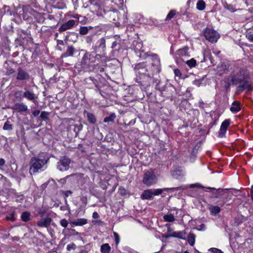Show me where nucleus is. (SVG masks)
<instances>
[{
  "mask_svg": "<svg viewBox=\"0 0 253 253\" xmlns=\"http://www.w3.org/2000/svg\"><path fill=\"white\" fill-rule=\"evenodd\" d=\"M248 73L247 70L244 68L240 69L237 72H232L229 78L233 84L238 85V89L240 91H243L247 89L250 91L253 89L252 86L248 81Z\"/></svg>",
  "mask_w": 253,
  "mask_h": 253,
  "instance_id": "nucleus-1",
  "label": "nucleus"
},
{
  "mask_svg": "<svg viewBox=\"0 0 253 253\" xmlns=\"http://www.w3.org/2000/svg\"><path fill=\"white\" fill-rule=\"evenodd\" d=\"M152 60L151 67L148 69L145 62L140 63L135 65L134 70L136 74L144 76L149 72L159 73L160 68V59L156 54H153L151 58Z\"/></svg>",
  "mask_w": 253,
  "mask_h": 253,
  "instance_id": "nucleus-2",
  "label": "nucleus"
},
{
  "mask_svg": "<svg viewBox=\"0 0 253 253\" xmlns=\"http://www.w3.org/2000/svg\"><path fill=\"white\" fill-rule=\"evenodd\" d=\"M49 158L43 155L32 157L30 160L29 172L31 174L42 171L46 169Z\"/></svg>",
  "mask_w": 253,
  "mask_h": 253,
  "instance_id": "nucleus-3",
  "label": "nucleus"
},
{
  "mask_svg": "<svg viewBox=\"0 0 253 253\" xmlns=\"http://www.w3.org/2000/svg\"><path fill=\"white\" fill-rule=\"evenodd\" d=\"M81 51L84 52V54L80 62L83 68H87L94 65L96 60H99L101 58L100 54L96 53L93 51L91 52H88L84 50H82Z\"/></svg>",
  "mask_w": 253,
  "mask_h": 253,
  "instance_id": "nucleus-4",
  "label": "nucleus"
},
{
  "mask_svg": "<svg viewBox=\"0 0 253 253\" xmlns=\"http://www.w3.org/2000/svg\"><path fill=\"white\" fill-rule=\"evenodd\" d=\"M91 49L96 53L101 55V57L104 56L106 49V39L102 37L98 39L95 43H93Z\"/></svg>",
  "mask_w": 253,
  "mask_h": 253,
  "instance_id": "nucleus-5",
  "label": "nucleus"
},
{
  "mask_svg": "<svg viewBox=\"0 0 253 253\" xmlns=\"http://www.w3.org/2000/svg\"><path fill=\"white\" fill-rule=\"evenodd\" d=\"M157 181V178L152 169L145 172L142 180L144 184L150 186L156 183Z\"/></svg>",
  "mask_w": 253,
  "mask_h": 253,
  "instance_id": "nucleus-6",
  "label": "nucleus"
},
{
  "mask_svg": "<svg viewBox=\"0 0 253 253\" xmlns=\"http://www.w3.org/2000/svg\"><path fill=\"white\" fill-rule=\"evenodd\" d=\"M22 93V97L27 99L28 101H31L34 103H37L38 100V95L35 93L34 91L29 88H25L24 91H18L15 93L16 95L19 94L20 95Z\"/></svg>",
  "mask_w": 253,
  "mask_h": 253,
  "instance_id": "nucleus-7",
  "label": "nucleus"
},
{
  "mask_svg": "<svg viewBox=\"0 0 253 253\" xmlns=\"http://www.w3.org/2000/svg\"><path fill=\"white\" fill-rule=\"evenodd\" d=\"M204 35L206 39L211 42H216L220 38L219 34L214 30L206 28L204 31Z\"/></svg>",
  "mask_w": 253,
  "mask_h": 253,
  "instance_id": "nucleus-8",
  "label": "nucleus"
},
{
  "mask_svg": "<svg viewBox=\"0 0 253 253\" xmlns=\"http://www.w3.org/2000/svg\"><path fill=\"white\" fill-rule=\"evenodd\" d=\"M84 82L86 85H88L87 87L89 88H94L96 92H99L101 94L100 85L101 82L97 79L92 77L86 78L84 80Z\"/></svg>",
  "mask_w": 253,
  "mask_h": 253,
  "instance_id": "nucleus-9",
  "label": "nucleus"
},
{
  "mask_svg": "<svg viewBox=\"0 0 253 253\" xmlns=\"http://www.w3.org/2000/svg\"><path fill=\"white\" fill-rule=\"evenodd\" d=\"M71 162V159L67 157H62L57 163V168L61 171L67 170Z\"/></svg>",
  "mask_w": 253,
  "mask_h": 253,
  "instance_id": "nucleus-10",
  "label": "nucleus"
},
{
  "mask_svg": "<svg viewBox=\"0 0 253 253\" xmlns=\"http://www.w3.org/2000/svg\"><path fill=\"white\" fill-rule=\"evenodd\" d=\"M31 76L29 73L25 69L19 67L17 70V75L16 79L18 81L26 82L29 81Z\"/></svg>",
  "mask_w": 253,
  "mask_h": 253,
  "instance_id": "nucleus-11",
  "label": "nucleus"
},
{
  "mask_svg": "<svg viewBox=\"0 0 253 253\" xmlns=\"http://www.w3.org/2000/svg\"><path fill=\"white\" fill-rule=\"evenodd\" d=\"M175 91V88L173 86L169 84L165 86L161 91L162 95L167 98H169L173 96Z\"/></svg>",
  "mask_w": 253,
  "mask_h": 253,
  "instance_id": "nucleus-12",
  "label": "nucleus"
},
{
  "mask_svg": "<svg viewBox=\"0 0 253 253\" xmlns=\"http://www.w3.org/2000/svg\"><path fill=\"white\" fill-rule=\"evenodd\" d=\"M116 41L113 42L111 46V48L113 49L114 52H119L123 48V41L120 39L119 37L116 36Z\"/></svg>",
  "mask_w": 253,
  "mask_h": 253,
  "instance_id": "nucleus-13",
  "label": "nucleus"
},
{
  "mask_svg": "<svg viewBox=\"0 0 253 253\" xmlns=\"http://www.w3.org/2000/svg\"><path fill=\"white\" fill-rule=\"evenodd\" d=\"M75 21L71 19L67 22L63 23L58 29V31L60 33H62L66 30L72 29L75 25Z\"/></svg>",
  "mask_w": 253,
  "mask_h": 253,
  "instance_id": "nucleus-14",
  "label": "nucleus"
},
{
  "mask_svg": "<svg viewBox=\"0 0 253 253\" xmlns=\"http://www.w3.org/2000/svg\"><path fill=\"white\" fill-rule=\"evenodd\" d=\"M230 124V120H225L224 121L220 126L219 131L218 132V136L223 137L226 132L227 129Z\"/></svg>",
  "mask_w": 253,
  "mask_h": 253,
  "instance_id": "nucleus-15",
  "label": "nucleus"
},
{
  "mask_svg": "<svg viewBox=\"0 0 253 253\" xmlns=\"http://www.w3.org/2000/svg\"><path fill=\"white\" fill-rule=\"evenodd\" d=\"M230 67V64L228 61L223 62L220 66H218V73L220 75L227 72Z\"/></svg>",
  "mask_w": 253,
  "mask_h": 253,
  "instance_id": "nucleus-16",
  "label": "nucleus"
},
{
  "mask_svg": "<svg viewBox=\"0 0 253 253\" xmlns=\"http://www.w3.org/2000/svg\"><path fill=\"white\" fill-rule=\"evenodd\" d=\"M88 2L87 5L91 10L97 11L100 9V6L98 0H89Z\"/></svg>",
  "mask_w": 253,
  "mask_h": 253,
  "instance_id": "nucleus-17",
  "label": "nucleus"
},
{
  "mask_svg": "<svg viewBox=\"0 0 253 253\" xmlns=\"http://www.w3.org/2000/svg\"><path fill=\"white\" fill-rule=\"evenodd\" d=\"M154 73L149 72L146 75L143 77H141L144 80V82H145V85H150L151 84L153 83V75Z\"/></svg>",
  "mask_w": 253,
  "mask_h": 253,
  "instance_id": "nucleus-18",
  "label": "nucleus"
},
{
  "mask_svg": "<svg viewBox=\"0 0 253 253\" xmlns=\"http://www.w3.org/2000/svg\"><path fill=\"white\" fill-rule=\"evenodd\" d=\"M77 51L76 49L72 45L68 46L66 51L63 53L61 57H67L68 56H73L74 54Z\"/></svg>",
  "mask_w": 253,
  "mask_h": 253,
  "instance_id": "nucleus-19",
  "label": "nucleus"
},
{
  "mask_svg": "<svg viewBox=\"0 0 253 253\" xmlns=\"http://www.w3.org/2000/svg\"><path fill=\"white\" fill-rule=\"evenodd\" d=\"M84 114H86L85 118L87 119L88 123L91 125H94L96 123L97 119L95 116L91 113L84 111Z\"/></svg>",
  "mask_w": 253,
  "mask_h": 253,
  "instance_id": "nucleus-20",
  "label": "nucleus"
},
{
  "mask_svg": "<svg viewBox=\"0 0 253 253\" xmlns=\"http://www.w3.org/2000/svg\"><path fill=\"white\" fill-rule=\"evenodd\" d=\"M51 222V219L49 217H46L38 221L37 225L41 227H47L50 225Z\"/></svg>",
  "mask_w": 253,
  "mask_h": 253,
  "instance_id": "nucleus-21",
  "label": "nucleus"
},
{
  "mask_svg": "<svg viewBox=\"0 0 253 253\" xmlns=\"http://www.w3.org/2000/svg\"><path fill=\"white\" fill-rule=\"evenodd\" d=\"M12 109L17 111L18 112H25L27 111L28 107L23 103H16L13 107Z\"/></svg>",
  "mask_w": 253,
  "mask_h": 253,
  "instance_id": "nucleus-22",
  "label": "nucleus"
},
{
  "mask_svg": "<svg viewBox=\"0 0 253 253\" xmlns=\"http://www.w3.org/2000/svg\"><path fill=\"white\" fill-rule=\"evenodd\" d=\"M32 14L34 16L36 21L39 23H43L45 20L44 13L37 12L35 10H33Z\"/></svg>",
  "mask_w": 253,
  "mask_h": 253,
  "instance_id": "nucleus-23",
  "label": "nucleus"
},
{
  "mask_svg": "<svg viewBox=\"0 0 253 253\" xmlns=\"http://www.w3.org/2000/svg\"><path fill=\"white\" fill-rule=\"evenodd\" d=\"M152 189L144 190L141 195V198L143 200H151L153 198Z\"/></svg>",
  "mask_w": 253,
  "mask_h": 253,
  "instance_id": "nucleus-24",
  "label": "nucleus"
},
{
  "mask_svg": "<svg viewBox=\"0 0 253 253\" xmlns=\"http://www.w3.org/2000/svg\"><path fill=\"white\" fill-rule=\"evenodd\" d=\"M87 223V220L84 218H78L71 222V224L74 226H83Z\"/></svg>",
  "mask_w": 253,
  "mask_h": 253,
  "instance_id": "nucleus-25",
  "label": "nucleus"
},
{
  "mask_svg": "<svg viewBox=\"0 0 253 253\" xmlns=\"http://www.w3.org/2000/svg\"><path fill=\"white\" fill-rule=\"evenodd\" d=\"M207 189L211 190L213 191V195L211 196V198H217L219 197L221 195V193L224 190L221 188H218V189H216L212 187H208Z\"/></svg>",
  "mask_w": 253,
  "mask_h": 253,
  "instance_id": "nucleus-26",
  "label": "nucleus"
},
{
  "mask_svg": "<svg viewBox=\"0 0 253 253\" xmlns=\"http://www.w3.org/2000/svg\"><path fill=\"white\" fill-rule=\"evenodd\" d=\"M230 111L233 113H236L241 110L240 104L237 101H234L230 107Z\"/></svg>",
  "mask_w": 253,
  "mask_h": 253,
  "instance_id": "nucleus-27",
  "label": "nucleus"
},
{
  "mask_svg": "<svg viewBox=\"0 0 253 253\" xmlns=\"http://www.w3.org/2000/svg\"><path fill=\"white\" fill-rule=\"evenodd\" d=\"M169 189H172V190L173 189H175V190H178L179 189V188L178 187H177V188H164V189H152L153 195V196L159 195L161 194H162V192L164 191H167V190H168Z\"/></svg>",
  "mask_w": 253,
  "mask_h": 253,
  "instance_id": "nucleus-28",
  "label": "nucleus"
},
{
  "mask_svg": "<svg viewBox=\"0 0 253 253\" xmlns=\"http://www.w3.org/2000/svg\"><path fill=\"white\" fill-rule=\"evenodd\" d=\"M171 236L185 240L186 239V232L185 231L181 232H173L171 235Z\"/></svg>",
  "mask_w": 253,
  "mask_h": 253,
  "instance_id": "nucleus-29",
  "label": "nucleus"
},
{
  "mask_svg": "<svg viewBox=\"0 0 253 253\" xmlns=\"http://www.w3.org/2000/svg\"><path fill=\"white\" fill-rule=\"evenodd\" d=\"M188 49L189 48L187 46L179 49L176 51V54L181 56L187 55Z\"/></svg>",
  "mask_w": 253,
  "mask_h": 253,
  "instance_id": "nucleus-30",
  "label": "nucleus"
},
{
  "mask_svg": "<svg viewBox=\"0 0 253 253\" xmlns=\"http://www.w3.org/2000/svg\"><path fill=\"white\" fill-rule=\"evenodd\" d=\"M209 210L211 212V214L215 215L221 211V209L219 207L217 206H211L209 208Z\"/></svg>",
  "mask_w": 253,
  "mask_h": 253,
  "instance_id": "nucleus-31",
  "label": "nucleus"
},
{
  "mask_svg": "<svg viewBox=\"0 0 253 253\" xmlns=\"http://www.w3.org/2000/svg\"><path fill=\"white\" fill-rule=\"evenodd\" d=\"M195 238L196 236L194 233L192 232H190L189 233L187 237V241L188 242V243L190 245V246H194L195 242Z\"/></svg>",
  "mask_w": 253,
  "mask_h": 253,
  "instance_id": "nucleus-32",
  "label": "nucleus"
},
{
  "mask_svg": "<svg viewBox=\"0 0 253 253\" xmlns=\"http://www.w3.org/2000/svg\"><path fill=\"white\" fill-rule=\"evenodd\" d=\"M196 7L199 10H203L206 7V3L203 0H199L197 2Z\"/></svg>",
  "mask_w": 253,
  "mask_h": 253,
  "instance_id": "nucleus-33",
  "label": "nucleus"
},
{
  "mask_svg": "<svg viewBox=\"0 0 253 253\" xmlns=\"http://www.w3.org/2000/svg\"><path fill=\"white\" fill-rule=\"evenodd\" d=\"M92 29V27L89 26V27H85V26H81L80 27V34L82 35H86L89 30L91 29Z\"/></svg>",
  "mask_w": 253,
  "mask_h": 253,
  "instance_id": "nucleus-34",
  "label": "nucleus"
},
{
  "mask_svg": "<svg viewBox=\"0 0 253 253\" xmlns=\"http://www.w3.org/2000/svg\"><path fill=\"white\" fill-rule=\"evenodd\" d=\"M111 251V247L108 244H103L101 247L102 253H109Z\"/></svg>",
  "mask_w": 253,
  "mask_h": 253,
  "instance_id": "nucleus-35",
  "label": "nucleus"
},
{
  "mask_svg": "<svg viewBox=\"0 0 253 253\" xmlns=\"http://www.w3.org/2000/svg\"><path fill=\"white\" fill-rule=\"evenodd\" d=\"M85 42L88 44H91L96 41V37L94 35L87 36L85 37Z\"/></svg>",
  "mask_w": 253,
  "mask_h": 253,
  "instance_id": "nucleus-36",
  "label": "nucleus"
},
{
  "mask_svg": "<svg viewBox=\"0 0 253 253\" xmlns=\"http://www.w3.org/2000/svg\"><path fill=\"white\" fill-rule=\"evenodd\" d=\"M163 218L165 221L166 222H173L175 221V218L172 214H169L165 215L163 216Z\"/></svg>",
  "mask_w": 253,
  "mask_h": 253,
  "instance_id": "nucleus-37",
  "label": "nucleus"
},
{
  "mask_svg": "<svg viewBox=\"0 0 253 253\" xmlns=\"http://www.w3.org/2000/svg\"><path fill=\"white\" fill-rule=\"evenodd\" d=\"M30 213L29 212L24 211L22 213L21 218L22 221L27 222L30 219Z\"/></svg>",
  "mask_w": 253,
  "mask_h": 253,
  "instance_id": "nucleus-38",
  "label": "nucleus"
},
{
  "mask_svg": "<svg viewBox=\"0 0 253 253\" xmlns=\"http://www.w3.org/2000/svg\"><path fill=\"white\" fill-rule=\"evenodd\" d=\"M116 118V115L115 113H112L108 117H105L104 119V122L109 123L114 121L115 119Z\"/></svg>",
  "mask_w": 253,
  "mask_h": 253,
  "instance_id": "nucleus-39",
  "label": "nucleus"
},
{
  "mask_svg": "<svg viewBox=\"0 0 253 253\" xmlns=\"http://www.w3.org/2000/svg\"><path fill=\"white\" fill-rule=\"evenodd\" d=\"M186 64L190 67L192 68L196 65V60L194 58H192L190 60H187Z\"/></svg>",
  "mask_w": 253,
  "mask_h": 253,
  "instance_id": "nucleus-40",
  "label": "nucleus"
},
{
  "mask_svg": "<svg viewBox=\"0 0 253 253\" xmlns=\"http://www.w3.org/2000/svg\"><path fill=\"white\" fill-rule=\"evenodd\" d=\"M13 126L12 125L10 124H9L8 121H6L3 126V129L4 130H10L12 129Z\"/></svg>",
  "mask_w": 253,
  "mask_h": 253,
  "instance_id": "nucleus-41",
  "label": "nucleus"
},
{
  "mask_svg": "<svg viewBox=\"0 0 253 253\" xmlns=\"http://www.w3.org/2000/svg\"><path fill=\"white\" fill-rule=\"evenodd\" d=\"M48 115L49 113L45 112V111H42V112L40 118L43 121H46L48 119Z\"/></svg>",
  "mask_w": 253,
  "mask_h": 253,
  "instance_id": "nucleus-42",
  "label": "nucleus"
},
{
  "mask_svg": "<svg viewBox=\"0 0 253 253\" xmlns=\"http://www.w3.org/2000/svg\"><path fill=\"white\" fill-rule=\"evenodd\" d=\"M5 218L7 220L14 221L16 218V214L14 212H12L9 215H7Z\"/></svg>",
  "mask_w": 253,
  "mask_h": 253,
  "instance_id": "nucleus-43",
  "label": "nucleus"
},
{
  "mask_svg": "<svg viewBox=\"0 0 253 253\" xmlns=\"http://www.w3.org/2000/svg\"><path fill=\"white\" fill-rule=\"evenodd\" d=\"M176 11L174 10H171L169 11V12L167 15L166 19L170 20L173 17V16L175 15Z\"/></svg>",
  "mask_w": 253,
  "mask_h": 253,
  "instance_id": "nucleus-44",
  "label": "nucleus"
},
{
  "mask_svg": "<svg viewBox=\"0 0 253 253\" xmlns=\"http://www.w3.org/2000/svg\"><path fill=\"white\" fill-rule=\"evenodd\" d=\"M74 131L76 133H78L79 131H80L83 129V125L82 124H80L79 125H74Z\"/></svg>",
  "mask_w": 253,
  "mask_h": 253,
  "instance_id": "nucleus-45",
  "label": "nucleus"
},
{
  "mask_svg": "<svg viewBox=\"0 0 253 253\" xmlns=\"http://www.w3.org/2000/svg\"><path fill=\"white\" fill-rule=\"evenodd\" d=\"M113 235H114V239H115V243H116V245L117 246L120 242V236L118 235V234L116 232H114Z\"/></svg>",
  "mask_w": 253,
  "mask_h": 253,
  "instance_id": "nucleus-46",
  "label": "nucleus"
},
{
  "mask_svg": "<svg viewBox=\"0 0 253 253\" xmlns=\"http://www.w3.org/2000/svg\"><path fill=\"white\" fill-rule=\"evenodd\" d=\"M60 223L61 225L64 228H66L68 224L67 220L65 218L61 219Z\"/></svg>",
  "mask_w": 253,
  "mask_h": 253,
  "instance_id": "nucleus-47",
  "label": "nucleus"
},
{
  "mask_svg": "<svg viewBox=\"0 0 253 253\" xmlns=\"http://www.w3.org/2000/svg\"><path fill=\"white\" fill-rule=\"evenodd\" d=\"M209 52L205 50L203 52V59L201 60V62H206L207 61V57L209 55Z\"/></svg>",
  "mask_w": 253,
  "mask_h": 253,
  "instance_id": "nucleus-48",
  "label": "nucleus"
},
{
  "mask_svg": "<svg viewBox=\"0 0 253 253\" xmlns=\"http://www.w3.org/2000/svg\"><path fill=\"white\" fill-rule=\"evenodd\" d=\"M173 71H174V75L175 76L178 77L179 78L181 77L182 74L181 73V72L180 71V70L178 69H177V68L174 69L173 70Z\"/></svg>",
  "mask_w": 253,
  "mask_h": 253,
  "instance_id": "nucleus-49",
  "label": "nucleus"
},
{
  "mask_svg": "<svg viewBox=\"0 0 253 253\" xmlns=\"http://www.w3.org/2000/svg\"><path fill=\"white\" fill-rule=\"evenodd\" d=\"M225 82L226 83V84L225 85V88L226 89H228L229 88L230 86V82H231V79L229 77L226 79Z\"/></svg>",
  "mask_w": 253,
  "mask_h": 253,
  "instance_id": "nucleus-50",
  "label": "nucleus"
},
{
  "mask_svg": "<svg viewBox=\"0 0 253 253\" xmlns=\"http://www.w3.org/2000/svg\"><path fill=\"white\" fill-rule=\"evenodd\" d=\"M210 251H211L213 253H223V252L220 250L214 248H211Z\"/></svg>",
  "mask_w": 253,
  "mask_h": 253,
  "instance_id": "nucleus-51",
  "label": "nucleus"
},
{
  "mask_svg": "<svg viewBox=\"0 0 253 253\" xmlns=\"http://www.w3.org/2000/svg\"><path fill=\"white\" fill-rule=\"evenodd\" d=\"M247 37L249 41L253 42V34L251 33H248L247 35Z\"/></svg>",
  "mask_w": 253,
  "mask_h": 253,
  "instance_id": "nucleus-52",
  "label": "nucleus"
},
{
  "mask_svg": "<svg viewBox=\"0 0 253 253\" xmlns=\"http://www.w3.org/2000/svg\"><path fill=\"white\" fill-rule=\"evenodd\" d=\"M76 247V245L74 244H71L67 245V250L68 251H70L71 249H75Z\"/></svg>",
  "mask_w": 253,
  "mask_h": 253,
  "instance_id": "nucleus-53",
  "label": "nucleus"
},
{
  "mask_svg": "<svg viewBox=\"0 0 253 253\" xmlns=\"http://www.w3.org/2000/svg\"><path fill=\"white\" fill-rule=\"evenodd\" d=\"M92 223L94 225H96V224L101 225L103 224V222L101 221L100 220H92Z\"/></svg>",
  "mask_w": 253,
  "mask_h": 253,
  "instance_id": "nucleus-54",
  "label": "nucleus"
},
{
  "mask_svg": "<svg viewBox=\"0 0 253 253\" xmlns=\"http://www.w3.org/2000/svg\"><path fill=\"white\" fill-rule=\"evenodd\" d=\"M40 111L39 110H35V111H33V112H32V114L35 117L38 116L40 114Z\"/></svg>",
  "mask_w": 253,
  "mask_h": 253,
  "instance_id": "nucleus-55",
  "label": "nucleus"
},
{
  "mask_svg": "<svg viewBox=\"0 0 253 253\" xmlns=\"http://www.w3.org/2000/svg\"><path fill=\"white\" fill-rule=\"evenodd\" d=\"M6 177H5L3 175L0 174V184L1 183H4L5 181Z\"/></svg>",
  "mask_w": 253,
  "mask_h": 253,
  "instance_id": "nucleus-56",
  "label": "nucleus"
},
{
  "mask_svg": "<svg viewBox=\"0 0 253 253\" xmlns=\"http://www.w3.org/2000/svg\"><path fill=\"white\" fill-rule=\"evenodd\" d=\"M99 215L98 213L97 212L94 211L92 213V217L94 219H97V218H99Z\"/></svg>",
  "mask_w": 253,
  "mask_h": 253,
  "instance_id": "nucleus-57",
  "label": "nucleus"
},
{
  "mask_svg": "<svg viewBox=\"0 0 253 253\" xmlns=\"http://www.w3.org/2000/svg\"><path fill=\"white\" fill-rule=\"evenodd\" d=\"M14 72V70L13 69H10L6 72V74L7 75H9L13 74Z\"/></svg>",
  "mask_w": 253,
  "mask_h": 253,
  "instance_id": "nucleus-58",
  "label": "nucleus"
},
{
  "mask_svg": "<svg viewBox=\"0 0 253 253\" xmlns=\"http://www.w3.org/2000/svg\"><path fill=\"white\" fill-rule=\"evenodd\" d=\"M5 161L3 158L0 159V166H3L5 165Z\"/></svg>",
  "mask_w": 253,
  "mask_h": 253,
  "instance_id": "nucleus-59",
  "label": "nucleus"
},
{
  "mask_svg": "<svg viewBox=\"0 0 253 253\" xmlns=\"http://www.w3.org/2000/svg\"><path fill=\"white\" fill-rule=\"evenodd\" d=\"M17 201H21L23 200L24 196L23 195H19L17 196Z\"/></svg>",
  "mask_w": 253,
  "mask_h": 253,
  "instance_id": "nucleus-60",
  "label": "nucleus"
},
{
  "mask_svg": "<svg viewBox=\"0 0 253 253\" xmlns=\"http://www.w3.org/2000/svg\"><path fill=\"white\" fill-rule=\"evenodd\" d=\"M200 228L199 229V230H205L206 229V226L204 224H202L200 226Z\"/></svg>",
  "mask_w": 253,
  "mask_h": 253,
  "instance_id": "nucleus-61",
  "label": "nucleus"
},
{
  "mask_svg": "<svg viewBox=\"0 0 253 253\" xmlns=\"http://www.w3.org/2000/svg\"><path fill=\"white\" fill-rule=\"evenodd\" d=\"M72 192L70 190H68V191H66L65 192V195L66 197L68 196L69 195H71L72 194Z\"/></svg>",
  "mask_w": 253,
  "mask_h": 253,
  "instance_id": "nucleus-62",
  "label": "nucleus"
},
{
  "mask_svg": "<svg viewBox=\"0 0 253 253\" xmlns=\"http://www.w3.org/2000/svg\"><path fill=\"white\" fill-rule=\"evenodd\" d=\"M3 8H4V9H7V10H8L9 9V7L8 6H6V5L4 6Z\"/></svg>",
  "mask_w": 253,
  "mask_h": 253,
  "instance_id": "nucleus-63",
  "label": "nucleus"
},
{
  "mask_svg": "<svg viewBox=\"0 0 253 253\" xmlns=\"http://www.w3.org/2000/svg\"><path fill=\"white\" fill-rule=\"evenodd\" d=\"M251 194H253V185H252L251 189Z\"/></svg>",
  "mask_w": 253,
  "mask_h": 253,
  "instance_id": "nucleus-64",
  "label": "nucleus"
}]
</instances>
